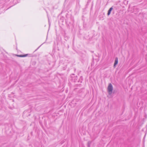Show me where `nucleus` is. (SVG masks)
Wrapping results in <instances>:
<instances>
[{"instance_id": "nucleus-2", "label": "nucleus", "mask_w": 147, "mask_h": 147, "mask_svg": "<svg viewBox=\"0 0 147 147\" xmlns=\"http://www.w3.org/2000/svg\"><path fill=\"white\" fill-rule=\"evenodd\" d=\"M118 63V59L117 58H116L115 59V62L114 65V67H115V66L117 65V64Z\"/></svg>"}, {"instance_id": "nucleus-3", "label": "nucleus", "mask_w": 147, "mask_h": 147, "mask_svg": "<svg viewBox=\"0 0 147 147\" xmlns=\"http://www.w3.org/2000/svg\"><path fill=\"white\" fill-rule=\"evenodd\" d=\"M28 55V54H26L24 55H18L17 56L20 57H24L27 56Z\"/></svg>"}, {"instance_id": "nucleus-4", "label": "nucleus", "mask_w": 147, "mask_h": 147, "mask_svg": "<svg viewBox=\"0 0 147 147\" xmlns=\"http://www.w3.org/2000/svg\"><path fill=\"white\" fill-rule=\"evenodd\" d=\"M113 9V8L112 7H111L108 10V13H107L108 15H109L111 13V11Z\"/></svg>"}, {"instance_id": "nucleus-1", "label": "nucleus", "mask_w": 147, "mask_h": 147, "mask_svg": "<svg viewBox=\"0 0 147 147\" xmlns=\"http://www.w3.org/2000/svg\"><path fill=\"white\" fill-rule=\"evenodd\" d=\"M113 87L112 85L111 84H109L107 90L109 94H111L112 93Z\"/></svg>"}]
</instances>
